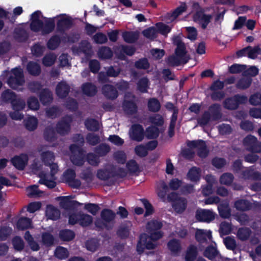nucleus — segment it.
<instances>
[{
  "label": "nucleus",
  "mask_w": 261,
  "mask_h": 261,
  "mask_svg": "<svg viewBox=\"0 0 261 261\" xmlns=\"http://www.w3.org/2000/svg\"><path fill=\"white\" fill-rule=\"evenodd\" d=\"M166 107L167 109L173 111V114L171 117V122L169 129V135L170 137H172L174 134V129L177 120L178 109L175 108L172 103L170 102L167 103L166 105Z\"/></svg>",
  "instance_id": "10"
},
{
  "label": "nucleus",
  "mask_w": 261,
  "mask_h": 261,
  "mask_svg": "<svg viewBox=\"0 0 261 261\" xmlns=\"http://www.w3.org/2000/svg\"><path fill=\"white\" fill-rule=\"evenodd\" d=\"M28 70L31 74L34 75L39 74L40 71L39 65L35 63H29L28 65Z\"/></svg>",
  "instance_id": "44"
},
{
  "label": "nucleus",
  "mask_w": 261,
  "mask_h": 261,
  "mask_svg": "<svg viewBox=\"0 0 261 261\" xmlns=\"http://www.w3.org/2000/svg\"><path fill=\"white\" fill-rule=\"evenodd\" d=\"M103 94L109 98H115L117 96V91L111 85H105L102 88Z\"/></svg>",
  "instance_id": "25"
},
{
  "label": "nucleus",
  "mask_w": 261,
  "mask_h": 261,
  "mask_svg": "<svg viewBox=\"0 0 261 261\" xmlns=\"http://www.w3.org/2000/svg\"><path fill=\"white\" fill-rule=\"evenodd\" d=\"M134 97L130 96V99L126 96L123 104L124 111L127 114H133L136 111L137 107L133 101Z\"/></svg>",
  "instance_id": "15"
},
{
  "label": "nucleus",
  "mask_w": 261,
  "mask_h": 261,
  "mask_svg": "<svg viewBox=\"0 0 261 261\" xmlns=\"http://www.w3.org/2000/svg\"><path fill=\"white\" fill-rule=\"evenodd\" d=\"M46 216L48 219L56 220L60 217V212L52 205H48L46 210Z\"/></svg>",
  "instance_id": "24"
},
{
  "label": "nucleus",
  "mask_w": 261,
  "mask_h": 261,
  "mask_svg": "<svg viewBox=\"0 0 261 261\" xmlns=\"http://www.w3.org/2000/svg\"><path fill=\"white\" fill-rule=\"evenodd\" d=\"M251 82V80L250 77H245L239 81L238 85L239 88L244 89L248 87Z\"/></svg>",
  "instance_id": "55"
},
{
  "label": "nucleus",
  "mask_w": 261,
  "mask_h": 261,
  "mask_svg": "<svg viewBox=\"0 0 261 261\" xmlns=\"http://www.w3.org/2000/svg\"><path fill=\"white\" fill-rule=\"evenodd\" d=\"M55 255L58 258L64 259L68 256L69 253L66 248L62 247H59L56 249Z\"/></svg>",
  "instance_id": "34"
},
{
  "label": "nucleus",
  "mask_w": 261,
  "mask_h": 261,
  "mask_svg": "<svg viewBox=\"0 0 261 261\" xmlns=\"http://www.w3.org/2000/svg\"><path fill=\"white\" fill-rule=\"evenodd\" d=\"M187 7L185 4H182L179 7L171 14L167 15V21L168 22L174 21L176 18L186 11Z\"/></svg>",
  "instance_id": "17"
},
{
  "label": "nucleus",
  "mask_w": 261,
  "mask_h": 261,
  "mask_svg": "<svg viewBox=\"0 0 261 261\" xmlns=\"http://www.w3.org/2000/svg\"><path fill=\"white\" fill-rule=\"evenodd\" d=\"M15 37L20 41L24 40L27 36V33L24 29L21 28H17L15 30Z\"/></svg>",
  "instance_id": "38"
},
{
  "label": "nucleus",
  "mask_w": 261,
  "mask_h": 261,
  "mask_svg": "<svg viewBox=\"0 0 261 261\" xmlns=\"http://www.w3.org/2000/svg\"><path fill=\"white\" fill-rule=\"evenodd\" d=\"M148 108L150 111H157L160 108V104L158 100L152 98L148 101Z\"/></svg>",
  "instance_id": "51"
},
{
  "label": "nucleus",
  "mask_w": 261,
  "mask_h": 261,
  "mask_svg": "<svg viewBox=\"0 0 261 261\" xmlns=\"http://www.w3.org/2000/svg\"><path fill=\"white\" fill-rule=\"evenodd\" d=\"M158 135L159 130L156 127H149L146 129V136L148 138H155L158 136Z\"/></svg>",
  "instance_id": "42"
},
{
  "label": "nucleus",
  "mask_w": 261,
  "mask_h": 261,
  "mask_svg": "<svg viewBox=\"0 0 261 261\" xmlns=\"http://www.w3.org/2000/svg\"><path fill=\"white\" fill-rule=\"evenodd\" d=\"M60 200V204L61 206L67 208L72 206L80 204L77 201L72 200V198L70 196H64L59 198Z\"/></svg>",
  "instance_id": "20"
},
{
  "label": "nucleus",
  "mask_w": 261,
  "mask_h": 261,
  "mask_svg": "<svg viewBox=\"0 0 261 261\" xmlns=\"http://www.w3.org/2000/svg\"><path fill=\"white\" fill-rule=\"evenodd\" d=\"M92 221V217L87 214L82 213H73L71 214L69 217V223L71 224L79 223L82 226H88Z\"/></svg>",
  "instance_id": "7"
},
{
  "label": "nucleus",
  "mask_w": 261,
  "mask_h": 261,
  "mask_svg": "<svg viewBox=\"0 0 261 261\" xmlns=\"http://www.w3.org/2000/svg\"><path fill=\"white\" fill-rule=\"evenodd\" d=\"M173 42L177 46V48L175 56L169 58V63L172 65H177L187 63L188 57L186 56L184 44L181 42L179 37H174Z\"/></svg>",
  "instance_id": "4"
},
{
  "label": "nucleus",
  "mask_w": 261,
  "mask_h": 261,
  "mask_svg": "<svg viewBox=\"0 0 261 261\" xmlns=\"http://www.w3.org/2000/svg\"><path fill=\"white\" fill-rule=\"evenodd\" d=\"M82 89L83 92L89 96L94 95L96 92L95 87L90 84H84L83 86Z\"/></svg>",
  "instance_id": "36"
},
{
  "label": "nucleus",
  "mask_w": 261,
  "mask_h": 261,
  "mask_svg": "<svg viewBox=\"0 0 261 261\" xmlns=\"http://www.w3.org/2000/svg\"><path fill=\"white\" fill-rule=\"evenodd\" d=\"M12 232V229L10 227H5L0 228V240H3L6 239L8 235Z\"/></svg>",
  "instance_id": "60"
},
{
  "label": "nucleus",
  "mask_w": 261,
  "mask_h": 261,
  "mask_svg": "<svg viewBox=\"0 0 261 261\" xmlns=\"http://www.w3.org/2000/svg\"><path fill=\"white\" fill-rule=\"evenodd\" d=\"M70 150L72 153H75L76 151L78 153L77 154H74L71 156L70 159L72 162L76 165H82L83 163V159L82 154L79 151L77 146L75 145H72L70 146Z\"/></svg>",
  "instance_id": "16"
},
{
  "label": "nucleus",
  "mask_w": 261,
  "mask_h": 261,
  "mask_svg": "<svg viewBox=\"0 0 261 261\" xmlns=\"http://www.w3.org/2000/svg\"><path fill=\"white\" fill-rule=\"evenodd\" d=\"M85 125L87 129L95 131L99 128L100 124L97 121L90 119L86 120Z\"/></svg>",
  "instance_id": "37"
},
{
  "label": "nucleus",
  "mask_w": 261,
  "mask_h": 261,
  "mask_svg": "<svg viewBox=\"0 0 261 261\" xmlns=\"http://www.w3.org/2000/svg\"><path fill=\"white\" fill-rule=\"evenodd\" d=\"M13 243L14 248L17 250H21L24 246L23 242L19 237L15 238L13 239Z\"/></svg>",
  "instance_id": "57"
},
{
  "label": "nucleus",
  "mask_w": 261,
  "mask_h": 261,
  "mask_svg": "<svg viewBox=\"0 0 261 261\" xmlns=\"http://www.w3.org/2000/svg\"><path fill=\"white\" fill-rule=\"evenodd\" d=\"M215 218V214L210 210L200 209L196 213V218L199 221L209 223Z\"/></svg>",
  "instance_id": "8"
},
{
  "label": "nucleus",
  "mask_w": 261,
  "mask_h": 261,
  "mask_svg": "<svg viewBox=\"0 0 261 261\" xmlns=\"http://www.w3.org/2000/svg\"><path fill=\"white\" fill-rule=\"evenodd\" d=\"M55 19H44L39 11H36L31 16V30L42 35L48 34L55 27Z\"/></svg>",
  "instance_id": "3"
},
{
  "label": "nucleus",
  "mask_w": 261,
  "mask_h": 261,
  "mask_svg": "<svg viewBox=\"0 0 261 261\" xmlns=\"http://www.w3.org/2000/svg\"><path fill=\"white\" fill-rule=\"evenodd\" d=\"M168 249L172 253H177L180 250V245L176 240H172L168 243Z\"/></svg>",
  "instance_id": "28"
},
{
  "label": "nucleus",
  "mask_w": 261,
  "mask_h": 261,
  "mask_svg": "<svg viewBox=\"0 0 261 261\" xmlns=\"http://www.w3.org/2000/svg\"><path fill=\"white\" fill-rule=\"evenodd\" d=\"M24 239L28 242L29 246L33 251H37L39 246L33 241V238L29 231H27L24 234Z\"/></svg>",
  "instance_id": "32"
},
{
  "label": "nucleus",
  "mask_w": 261,
  "mask_h": 261,
  "mask_svg": "<svg viewBox=\"0 0 261 261\" xmlns=\"http://www.w3.org/2000/svg\"><path fill=\"white\" fill-rule=\"evenodd\" d=\"M101 216L105 221L108 222L114 219L115 214L110 210H105L101 212Z\"/></svg>",
  "instance_id": "40"
},
{
  "label": "nucleus",
  "mask_w": 261,
  "mask_h": 261,
  "mask_svg": "<svg viewBox=\"0 0 261 261\" xmlns=\"http://www.w3.org/2000/svg\"><path fill=\"white\" fill-rule=\"evenodd\" d=\"M2 98L5 101H10L13 110H22L24 108L25 102L20 98H16L14 93L9 90L3 93Z\"/></svg>",
  "instance_id": "6"
},
{
  "label": "nucleus",
  "mask_w": 261,
  "mask_h": 261,
  "mask_svg": "<svg viewBox=\"0 0 261 261\" xmlns=\"http://www.w3.org/2000/svg\"><path fill=\"white\" fill-rule=\"evenodd\" d=\"M42 158L45 164L41 167L43 171L37 170L36 173L40 178L39 182L43 184L48 188H52L56 186V174L58 171V166L53 163L54 156L51 152H46L42 154Z\"/></svg>",
  "instance_id": "2"
},
{
  "label": "nucleus",
  "mask_w": 261,
  "mask_h": 261,
  "mask_svg": "<svg viewBox=\"0 0 261 261\" xmlns=\"http://www.w3.org/2000/svg\"><path fill=\"white\" fill-rule=\"evenodd\" d=\"M61 238L64 241H69L73 239L74 234L73 231L69 230H63L60 234Z\"/></svg>",
  "instance_id": "45"
},
{
  "label": "nucleus",
  "mask_w": 261,
  "mask_h": 261,
  "mask_svg": "<svg viewBox=\"0 0 261 261\" xmlns=\"http://www.w3.org/2000/svg\"><path fill=\"white\" fill-rule=\"evenodd\" d=\"M56 58L54 54L47 55L43 58V64L46 66H51L54 63Z\"/></svg>",
  "instance_id": "49"
},
{
  "label": "nucleus",
  "mask_w": 261,
  "mask_h": 261,
  "mask_svg": "<svg viewBox=\"0 0 261 261\" xmlns=\"http://www.w3.org/2000/svg\"><path fill=\"white\" fill-rule=\"evenodd\" d=\"M148 80L146 78L141 79L138 83V90L142 92H146L148 87Z\"/></svg>",
  "instance_id": "52"
},
{
  "label": "nucleus",
  "mask_w": 261,
  "mask_h": 261,
  "mask_svg": "<svg viewBox=\"0 0 261 261\" xmlns=\"http://www.w3.org/2000/svg\"><path fill=\"white\" fill-rule=\"evenodd\" d=\"M112 56V52L109 48L102 47L98 52V56L102 59L110 58Z\"/></svg>",
  "instance_id": "41"
},
{
  "label": "nucleus",
  "mask_w": 261,
  "mask_h": 261,
  "mask_svg": "<svg viewBox=\"0 0 261 261\" xmlns=\"http://www.w3.org/2000/svg\"><path fill=\"white\" fill-rule=\"evenodd\" d=\"M59 42V38L57 36L54 37L49 40L47 44L48 47L51 49H55L58 46Z\"/></svg>",
  "instance_id": "59"
},
{
  "label": "nucleus",
  "mask_w": 261,
  "mask_h": 261,
  "mask_svg": "<svg viewBox=\"0 0 261 261\" xmlns=\"http://www.w3.org/2000/svg\"><path fill=\"white\" fill-rule=\"evenodd\" d=\"M63 180L74 188H77L81 185L80 181L75 179V173L72 170H68L63 175Z\"/></svg>",
  "instance_id": "11"
},
{
  "label": "nucleus",
  "mask_w": 261,
  "mask_h": 261,
  "mask_svg": "<svg viewBox=\"0 0 261 261\" xmlns=\"http://www.w3.org/2000/svg\"><path fill=\"white\" fill-rule=\"evenodd\" d=\"M168 189V186L166 185L165 182H160L156 188V193L158 197L163 201H166V200H171L170 196L166 197V193Z\"/></svg>",
  "instance_id": "13"
},
{
  "label": "nucleus",
  "mask_w": 261,
  "mask_h": 261,
  "mask_svg": "<svg viewBox=\"0 0 261 261\" xmlns=\"http://www.w3.org/2000/svg\"><path fill=\"white\" fill-rule=\"evenodd\" d=\"M217 254V250L213 245L207 248L204 252V255L210 259L213 258Z\"/></svg>",
  "instance_id": "46"
},
{
  "label": "nucleus",
  "mask_w": 261,
  "mask_h": 261,
  "mask_svg": "<svg viewBox=\"0 0 261 261\" xmlns=\"http://www.w3.org/2000/svg\"><path fill=\"white\" fill-rule=\"evenodd\" d=\"M155 28L158 33H160L163 35H166L170 32L171 30V27L165 24L162 22L156 23L155 25Z\"/></svg>",
  "instance_id": "29"
},
{
  "label": "nucleus",
  "mask_w": 261,
  "mask_h": 261,
  "mask_svg": "<svg viewBox=\"0 0 261 261\" xmlns=\"http://www.w3.org/2000/svg\"><path fill=\"white\" fill-rule=\"evenodd\" d=\"M220 216L226 218L228 216V208L227 204L221 203L218 207Z\"/></svg>",
  "instance_id": "43"
},
{
  "label": "nucleus",
  "mask_w": 261,
  "mask_h": 261,
  "mask_svg": "<svg viewBox=\"0 0 261 261\" xmlns=\"http://www.w3.org/2000/svg\"><path fill=\"white\" fill-rule=\"evenodd\" d=\"M196 238L200 242L208 240H211L212 238L211 231L207 230L198 229L196 232Z\"/></svg>",
  "instance_id": "19"
},
{
  "label": "nucleus",
  "mask_w": 261,
  "mask_h": 261,
  "mask_svg": "<svg viewBox=\"0 0 261 261\" xmlns=\"http://www.w3.org/2000/svg\"><path fill=\"white\" fill-rule=\"evenodd\" d=\"M28 105L30 109L36 110L39 108V104L38 100L34 97H31L28 101Z\"/></svg>",
  "instance_id": "53"
},
{
  "label": "nucleus",
  "mask_w": 261,
  "mask_h": 261,
  "mask_svg": "<svg viewBox=\"0 0 261 261\" xmlns=\"http://www.w3.org/2000/svg\"><path fill=\"white\" fill-rule=\"evenodd\" d=\"M188 145L191 149L197 151L200 157H205L207 154L208 151L205 142L202 140L192 141L189 143Z\"/></svg>",
  "instance_id": "9"
},
{
  "label": "nucleus",
  "mask_w": 261,
  "mask_h": 261,
  "mask_svg": "<svg viewBox=\"0 0 261 261\" xmlns=\"http://www.w3.org/2000/svg\"><path fill=\"white\" fill-rule=\"evenodd\" d=\"M114 156L116 160L119 163L123 164L126 161V156L123 151H119L116 152Z\"/></svg>",
  "instance_id": "56"
},
{
  "label": "nucleus",
  "mask_w": 261,
  "mask_h": 261,
  "mask_svg": "<svg viewBox=\"0 0 261 261\" xmlns=\"http://www.w3.org/2000/svg\"><path fill=\"white\" fill-rule=\"evenodd\" d=\"M249 101L253 105L261 104V94H255L252 95L250 98Z\"/></svg>",
  "instance_id": "64"
},
{
  "label": "nucleus",
  "mask_w": 261,
  "mask_h": 261,
  "mask_svg": "<svg viewBox=\"0 0 261 261\" xmlns=\"http://www.w3.org/2000/svg\"><path fill=\"white\" fill-rule=\"evenodd\" d=\"M238 235L240 239L245 240L250 235L249 230L247 228H241L238 231Z\"/></svg>",
  "instance_id": "61"
},
{
  "label": "nucleus",
  "mask_w": 261,
  "mask_h": 261,
  "mask_svg": "<svg viewBox=\"0 0 261 261\" xmlns=\"http://www.w3.org/2000/svg\"><path fill=\"white\" fill-rule=\"evenodd\" d=\"M8 85L12 88L18 89L19 86L24 83L22 71L20 68H16L9 73Z\"/></svg>",
  "instance_id": "5"
},
{
  "label": "nucleus",
  "mask_w": 261,
  "mask_h": 261,
  "mask_svg": "<svg viewBox=\"0 0 261 261\" xmlns=\"http://www.w3.org/2000/svg\"><path fill=\"white\" fill-rule=\"evenodd\" d=\"M220 234L221 237H223L226 236L228 233V225L226 222H223L220 224Z\"/></svg>",
  "instance_id": "63"
},
{
  "label": "nucleus",
  "mask_w": 261,
  "mask_h": 261,
  "mask_svg": "<svg viewBox=\"0 0 261 261\" xmlns=\"http://www.w3.org/2000/svg\"><path fill=\"white\" fill-rule=\"evenodd\" d=\"M186 200L181 198H178L173 201V207L177 213H181L186 208Z\"/></svg>",
  "instance_id": "23"
},
{
  "label": "nucleus",
  "mask_w": 261,
  "mask_h": 261,
  "mask_svg": "<svg viewBox=\"0 0 261 261\" xmlns=\"http://www.w3.org/2000/svg\"><path fill=\"white\" fill-rule=\"evenodd\" d=\"M245 51H247V55L249 58L253 59L260 54L261 50L258 46H256L253 48H246V50Z\"/></svg>",
  "instance_id": "35"
},
{
  "label": "nucleus",
  "mask_w": 261,
  "mask_h": 261,
  "mask_svg": "<svg viewBox=\"0 0 261 261\" xmlns=\"http://www.w3.org/2000/svg\"><path fill=\"white\" fill-rule=\"evenodd\" d=\"M69 118L68 120H64L60 122L57 126V130L61 134H65L69 130Z\"/></svg>",
  "instance_id": "27"
},
{
  "label": "nucleus",
  "mask_w": 261,
  "mask_h": 261,
  "mask_svg": "<svg viewBox=\"0 0 261 261\" xmlns=\"http://www.w3.org/2000/svg\"><path fill=\"white\" fill-rule=\"evenodd\" d=\"M158 32L155 27H150L143 32V35L149 39H153L158 35Z\"/></svg>",
  "instance_id": "30"
},
{
  "label": "nucleus",
  "mask_w": 261,
  "mask_h": 261,
  "mask_svg": "<svg viewBox=\"0 0 261 261\" xmlns=\"http://www.w3.org/2000/svg\"><path fill=\"white\" fill-rule=\"evenodd\" d=\"M124 40L128 43L134 42L138 37L137 34L134 32H126L123 34Z\"/></svg>",
  "instance_id": "47"
},
{
  "label": "nucleus",
  "mask_w": 261,
  "mask_h": 261,
  "mask_svg": "<svg viewBox=\"0 0 261 261\" xmlns=\"http://www.w3.org/2000/svg\"><path fill=\"white\" fill-rule=\"evenodd\" d=\"M69 87L64 82L59 83L56 89L57 94L60 97H63L67 94Z\"/></svg>",
  "instance_id": "26"
},
{
  "label": "nucleus",
  "mask_w": 261,
  "mask_h": 261,
  "mask_svg": "<svg viewBox=\"0 0 261 261\" xmlns=\"http://www.w3.org/2000/svg\"><path fill=\"white\" fill-rule=\"evenodd\" d=\"M93 39L96 43H104L107 42V37L102 33H97L94 36Z\"/></svg>",
  "instance_id": "58"
},
{
  "label": "nucleus",
  "mask_w": 261,
  "mask_h": 261,
  "mask_svg": "<svg viewBox=\"0 0 261 261\" xmlns=\"http://www.w3.org/2000/svg\"><path fill=\"white\" fill-rule=\"evenodd\" d=\"M91 46L90 44L87 41H84L82 43L80 49L79 50L76 49L75 47L73 49V52L75 54H80L81 51H83L85 54H86L87 52L90 49Z\"/></svg>",
  "instance_id": "48"
},
{
  "label": "nucleus",
  "mask_w": 261,
  "mask_h": 261,
  "mask_svg": "<svg viewBox=\"0 0 261 261\" xmlns=\"http://www.w3.org/2000/svg\"><path fill=\"white\" fill-rule=\"evenodd\" d=\"M129 135L132 139L140 141L143 138V129L140 125H134L130 129Z\"/></svg>",
  "instance_id": "12"
},
{
  "label": "nucleus",
  "mask_w": 261,
  "mask_h": 261,
  "mask_svg": "<svg viewBox=\"0 0 261 261\" xmlns=\"http://www.w3.org/2000/svg\"><path fill=\"white\" fill-rule=\"evenodd\" d=\"M196 255V248L192 246L187 250L185 259L186 261H193Z\"/></svg>",
  "instance_id": "39"
},
{
  "label": "nucleus",
  "mask_w": 261,
  "mask_h": 261,
  "mask_svg": "<svg viewBox=\"0 0 261 261\" xmlns=\"http://www.w3.org/2000/svg\"><path fill=\"white\" fill-rule=\"evenodd\" d=\"M38 121L34 117H28L25 120L26 127L30 130L35 129L37 126Z\"/></svg>",
  "instance_id": "31"
},
{
  "label": "nucleus",
  "mask_w": 261,
  "mask_h": 261,
  "mask_svg": "<svg viewBox=\"0 0 261 261\" xmlns=\"http://www.w3.org/2000/svg\"><path fill=\"white\" fill-rule=\"evenodd\" d=\"M27 194L29 197L41 196V192L36 185L31 186L26 189Z\"/></svg>",
  "instance_id": "33"
},
{
  "label": "nucleus",
  "mask_w": 261,
  "mask_h": 261,
  "mask_svg": "<svg viewBox=\"0 0 261 261\" xmlns=\"http://www.w3.org/2000/svg\"><path fill=\"white\" fill-rule=\"evenodd\" d=\"M87 249L91 251H94L98 247V243L96 240L92 239L88 241L86 244Z\"/></svg>",
  "instance_id": "54"
},
{
  "label": "nucleus",
  "mask_w": 261,
  "mask_h": 261,
  "mask_svg": "<svg viewBox=\"0 0 261 261\" xmlns=\"http://www.w3.org/2000/svg\"><path fill=\"white\" fill-rule=\"evenodd\" d=\"M211 17L208 15H205L202 12L197 13L194 16V19L195 21H198L200 23L203 28H205L209 23Z\"/></svg>",
  "instance_id": "21"
},
{
  "label": "nucleus",
  "mask_w": 261,
  "mask_h": 261,
  "mask_svg": "<svg viewBox=\"0 0 261 261\" xmlns=\"http://www.w3.org/2000/svg\"><path fill=\"white\" fill-rule=\"evenodd\" d=\"M201 176V170L199 168L194 167L187 172L186 178L191 182L197 183Z\"/></svg>",
  "instance_id": "14"
},
{
  "label": "nucleus",
  "mask_w": 261,
  "mask_h": 261,
  "mask_svg": "<svg viewBox=\"0 0 261 261\" xmlns=\"http://www.w3.org/2000/svg\"><path fill=\"white\" fill-rule=\"evenodd\" d=\"M162 226V223L158 220H152L148 222L146 230L150 236H148L145 233L141 235L137 247V251L139 253H142L145 248L151 249L156 246V241L163 236L161 231L159 230Z\"/></svg>",
  "instance_id": "1"
},
{
  "label": "nucleus",
  "mask_w": 261,
  "mask_h": 261,
  "mask_svg": "<svg viewBox=\"0 0 261 261\" xmlns=\"http://www.w3.org/2000/svg\"><path fill=\"white\" fill-rule=\"evenodd\" d=\"M28 161V157L25 154L14 158L12 160L13 165L18 169H23Z\"/></svg>",
  "instance_id": "18"
},
{
  "label": "nucleus",
  "mask_w": 261,
  "mask_h": 261,
  "mask_svg": "<svg viewBox=\"0 0 261 261\" xmlns=\"http://www.w3.org/2000/svg\"><path fill=\"white\" fill-rule=\"evenodd\" d=\"M70 21L66 16H61L58 19V25L60 27H68L70 24Z\"/></svg>",
  "instance_id": "62"
},
{
  "label": "nucleus",
  "mask_w": 261,
  "mask_h": 261,
  "mask_svg": "<svg viewBox=\"0 0 261 261\" xmlns=\"http://www.w3.org/2000/svg\"><path fill=\"white\" fill-rule=\"evenodd\" d=\"M32 220L26 217L20 218L16 224V228L19 230H23L32 227Z\"/></svg>",
  "instance_id": "22"
},
{
  "label": "nucleus",
  "mask_w": 261,
  "mask_h": 261,
  "mask_svg": "<svg viewBox=\"0 0 261 261\" xmlns=\"http://www.w3.org/2000/svg\"><path fill=\"white\" fill-rule=\"evenodd\" d=\"M40 100L43 103H46L52 100L50 92L48 90H44L40 96Z\"/></svg>",
  "instance_id": "50"
}]
</instances>
